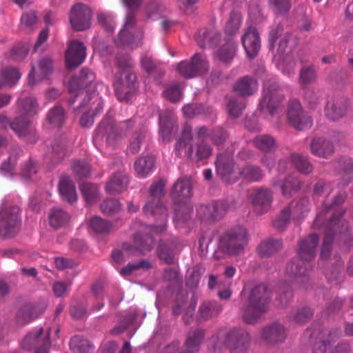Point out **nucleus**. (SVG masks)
I'll return each mask as SVG.
<instances>
[{"label": "nucleus", "instance_id": "nucleus-63", "mask_svg": "<svg viewBox=\"0 0 353 353\" xmlns=\"http://www.w3.org/2000/svg\"><path fill=\"white\" fill-rule=\"evenodd\" d=\"M165 7L158 2H152L150 3L147 7V11L148 12V17H152L155 14H160L163 12Z\"/></svg>", "mask_w": 353, "mask_h": 353}, {"label": "nucleus", "instance_id": "nucleus-12", "mask_svg": "<svg viewBox=\"0 0 353 353\" xmlns=\"http://www.w3.org/2000/svg\"><path fill=\"white\" fill-rule=\"evenodd\" d=\"M91 10L86 5L77 3L70 13V23L74 29L83 31L90 28Z\"/></svg>", "mask_w": 353, "mask_h": 353}, {"label": "nucleus", "instance_id": "nucleus-16", "mask_svg": "<svg viewBox=\"0 0 353 353\" xmlns=\"http://www.w3.org/2000/svg\"><path fill=\"white\" fill-rule=\"evenodd\" d=\"M85 47L82 42L72 41L65 54V61L68 67H77L85 58Z\"/></svg>", "mask_w": 353, "mask_h": 353}, {"label": "nucleus", "instance_id": "nucleus-21", "mask_svg": "<svg viewBox=\"0 0 353 353\" xmlns=\"http://www.w3.org/2000/svg\"><path fill=\"white\" fill-rule=\"evenodd\" d=\"M30 121L27 118H18L10 123L6 116L0 115V128H10L19 136H23L29 129Z\"/></svg>", "mask_w": 353, "mask_h": 353}, {"label": "nucleus", "instance_id": "nucleus-64", "mask_svg": "<svg viewBox=\"0 0 353 353\" xmlns=\"http://www.w3.org/2000/svg\"><path fill=\"white\" fill-rule=\"evenodd\" d=\"M342 171L344 174H347L348 179H351L352 177L353 172V160L351 159H347L344 160L342 165Z\"/></svg>", "mask_w": 353, "mask_h": 353}, {"label": "nucleus", "instance_id": "nucleus-27", "mask_svg": "<svg viewBox=\"0 0 353 353\" xmlns=\"http://www.w3.org/2000/svg\"><path fill=\"white\" fill-rule=\"evenodd\" d=\"M311 150L314 154L327 158L333 152V145L321 138L314 139L311 143Z\"/></svg>", "mask_w": 353, "mask_h": 353}, {"label": "nucleus", "instance_id": "nucleus-33", "mask_svg": "<svg viewBox=\"0 0 353 353\" xmlns=\"http://www.w3.org/2000/svg\"><path fill=\"white\" fill-rule=\"evenodd\" d=\"M69 218V215L62 210L53 208L49 214V223L52 228L57 229L67 223Z\"/></svg>", "mask_w": 353, "mask_h": 353}, {"label": "nucleus", "instance_id": "nucleus-57", "mask_svg": "<svg viewBox=\"0 0 353 353\" xmlns=\"http://www.w3.org/2000/svg\"><path fill=\"white\" fill-rule=\"evenodd\" d=\"M312 314V312L310 309L304 308L292 314L290 318L294 322L303 323L307 319H310Z\"/></svg>", "mask_w": 353, "mask_h": 353}, {"label": "nucleus", "instance_id": "nucleus-13", "mask_svg": "<svg viewBox=\"0 0 353 353\" xmlns=\"http://www.w3.org/2000/svg\"><path fill=\"white\" fill-rule=\"evenodd\" d=\"M287 117L290 124L297 130H303L312 125V119L302 110L300 103L291 101L288 105Z\"/></svg>", "mask_w": 353, "mask_h": 353}, {"label": "nucleus", "instance_id": "nucleus-56", "mask_svg": "<svg viewBox=\"0 0 353 353\" xmlns=\"http://www.w3.org/2000/svg\"><path fill=\"white\" fill-rule=\"evenodd\" d=\"M300 79L303 84H308L313 82L316 79L315 70L312 67L303 68L301 71Z\"/></svg>", "mask_w": 353, "mask_h": 353}, {"label": "nucleus", "instance_id": "nucleus-43", "mask_svg": "<svg viewBox=\"0 0 353 353\" xmlns=\"http://www.w3.org/2000/svg\"><path fill=\"white\" fill-rule=\"evenodd\" d=\"M96 98V100L94 102L97 103V107L95 108V112L92 114H83L80 119V123L83 127H90L94 123V116L96 115L98 112H99L102 108V103L101 101V99L98 98V97L96 95L94 97Z\"/></svg>", "mask_w": 353, "mask_h": 353}, {"label": "nucleus", "instance_id": "nucleus-39", "mask_svg": "<svg viewBox=\"0 0 353 353\" xmlns=\"http://www.w3.org/2000/svg\"><path fill=\"white\" fill-rule=\"evenodd\" d=\"M134 243L139 247L141 252L150 251L153 248V239L150 234H137L134 236Z\"/></svg>", "mask_w": 353, "mask_h": 353}, {"label": "nucleus", "instance_id": "nucleus-5", "mask_svg": "<svg viewBox=\"0 0 353 353\" xmlns=\"http://www.w3.org/2000/svg\"><path fill=\"white\" fill-rule=\"evenodd\" d=\"M269 292L265 285L254 288L248 297V306L243 311V319L247 323H253L267 309Z\"/></svg>", "mask_w": 353, "mask_h": 353}, {"label": "nucleus", "instance_id": "nucleus-9", "mask_svg": "<svg viewBox=\"0 0 353 353\" xmlns=\"http://www.w3.org/2000/svg\"><path fill=\"white\" fill-rule=\"evenodd\" d=\"M19 208L17 205L10 209L4 208L0 212V235L3 237H12L19 230Z\"/></svg>", "mask_w": 353, "mask_h": 353}, {"label": "nucleus", "instance_id": "nucleus-18", "mask_svg": "<svg viewBox=\"0 0 353 353\" xmlns=\"http://www.w3.org/2000/svg\"><path fill=\"white\" fill-rule=\"evenodd\" d=\"M52 71V62L50 58H43L39 61L37 65H33L28 76V83L34 85L38 81L46 78Z\"/></svg>", "mask_w": 353, "mask_h": 353}, {"label": "nucleus", "instance_id": "nucleus-6", "mask_svg": "<svg viewBox=\"0 0 353 353\" xmlns=\"http://www.w3.org/2000/svg\"><path fill=\"white\" fill-rule=\"evenodd\" d=\"M131 121L128 120L120 123L119 128L112 124L102 123L96 130L93 137L94 143L98 147H102L103 143L109 146H113L118 139L130 128Z\"/></svg>", "mask_w": 353, "mask_h": 353}, {"label": "nucleus", "instance_id": "nucleus-44", "mask_svg": "<svg viewBox=\"0 0 353 353\" xmlns=\"http://www.w3.org/2000/svg\"><path fill=\"white\" fill-rule=\"evenodd\" d=\"M325 333L320 330H315L311 334L312 339H319V341L316 343L314 346L313 353H326L327 345L324 341H322Z\"/></svg>", "mask_w": 353, "mask_h": 353}, {"label": "nucleus", "instance_id": "nucleus-28", "mask_svg": "<svg viewBox=\"0 0 353 353\" xmlns=\"http://www.w3.org/2000/svg\"><path fill=\"white\" fill-rule=\"evenodd\" d=\"M128 183V177L122 173H118L112 176L108 182L105 189L110 194H118L125 188Z\"/></svg>", "mask_w": 353, "mask_h": 353}, {"label": "nucleus", "instance_id": "nucleus-49", "mask_svg": "<svg viewBox=\"0 0 353 353\" xmlns=\"http://www.w3.org/2000/svg\"><path fill=\"white\" fill-rule=\"evenodd\" d=\"M150 267V263L148 261L143 260L139 263L128 264L127 266L121 269L120 273L122 276H126L130 275L136 270L140 268L148 269Z\"/></svg>", "mask_w": 353, "mask_h": 353}, {"label": "nucleus", "instance_id": "nucleus-51", "mask_svg": "<svg viewBox=\"0 0 353 353\" xmlns=\"http://www.w3.org/2000/svg\"><path fill=\"white\" fill-rule=\"evenodd\" d=\"M290 212V208L283 210L274 220V226L279 230L284 228L289 221Z\"/></svg>", "mask_w": 353, "mask_h": 353}, {"label": "nucleus", "instance_id": "nucleus-52", "mask_svg": "<svg viewBox=\"0 0 353 353\" xmlns=\"http://www.w3.org/2000/svg\"><path fill=\"white\" fill-rule=\"evenodd\" d=\"M37 171L36 163L30 160L23 165L21 168L20 174L24 179H29L37 173Z\"/></svg>", "mask_w": 353, "mask_h": 353}, {"label": "nucleus", "instance_id": "nucleus-15", "mask_svg": "<svg viewBox=\"0 0 353 353\" xmlns=\"http://www.w3.org/2000/svg\"><path fill=\"white\" fill-rule=\"evenodd\" d=\"M241 40L247 55L250 58L254 57L261 48V41L257 30L252 27L248 28Z\"/></svg>", "mask_w": 353, "mask_h": 353}, {"label": "nucleus", "instance_id": "nucleus-40", "mask_svg": "<svg viewBox=\"0 0 353 353\" xmlns=\"http://www.w3.org/2000/svg\"><path fill=\"white\" fill-rule=\"evenodd\" d=\"M279 185L283 196H288L291 195L299 188L300 183L296 179L288 177L282 183L279 184Z\"/></svg>", "mask_w": 353, "mask_h": 353}, {"label": "nucleus", "instance_id": "nucleus-35", "mask_svg": "<svg viewBox=\"0 0 353 353\" xmlns=\"http://www.w3.org/2000/svg\"><path fill=\"white\" fill-rule=\"evenodd\" d=\"M98 190L99 188L96 185L91 183L82 185L81 192L87 203L92 204L97 201L99 198Z\"/></svg>", "mask_w": 353, "mask_h": 353}, {"label": "nucleus", "instance_id": "nucleus-53", "mask_svg": "<svg viewBox=\"0 0 353 353\" xmlns=\"http://www.w3.org/2000/svg\"><path fill=\"white\" fill-rule=\"evenodd\" d=\"M103 213L110 214L119 211L121 208L120 203L114 199L105 201L101 205Z\"/></svg>", "mask_w": 353, "mask_h": 353}, {"label": "nucleus", "instance_id": "nucleus-2", "mask_svg": "<svg viewBox=\"0 0 353 353\" xmlns=\"http://www.w3.org/2000/svg\"><path fill=\"white\" fill-rule=\"evenodd\" d=\"M164 187L165 184L162 180L154 183L150 188L152 199L143 206V211L147 216L159 221V225L150 226V230L155 234H160L166 228L167 210L157 199V197L163 194Z\"/></svg>", "mask_w": 353, "mask_h": 353}, {"label": "nucleus", "instance_id": "nucleus-7", "mask_svg": "<svg viewBox=\"0 0 353 353\" xmlns=\"http://www.w3.org/2000/svg\"><path fill=\"white\" fill-rule=\"evenodd\" d=\"M249 241L247 230L243 226L232 228L223 239L222 247L225 252L239 255L243 252Z\"/></svg>", "mask_w": 353, "mask_h": 353}, {"label": "nucleus", "instance_id": "nucleus-47", "mask_svg": "<svg viewBox=\"0 0 353 353\" xmlns=\"http://www.w3.org/2000/svg\"><path fill=\"white\" fill-rule=\"evenodd\" d=\"M89 225L92 230L97 233L105 232L110 228V225L98 216L92 218L89 221Z\"/></svg>", "mask_w": 353, "mask_h": 353}, {"label": "nucleus", "instance_id": "nucleus-37", "mask_svg": "<svg viewBox=\"0 0 353 353\" xmlns=\"http://www.w3.org/2000/svg\"><path fill=\"white\" fill-rule=\"evenodd\" d=\"M175 120L170 117L168 119L163 114L160 116L159 125H160V133L163 140L167 139L168 137L171 134L172 130L174 128Z\"/></svg>", "mask_w": 353, "mask_h": 353}, {"label": "nucleus", "instance_id": "nucleus-36", "mask_svg": "<svg viewBox=\"0 0 353 353\" xmlns=\"http://www.w3.org/2000/svg\"><path fill=\"white\" fill-rule=\"evenodd\" d=\"M241 24V14L238 11H232L225 26V31L230 35L236 32Z\"/></svg>", "mask_w": 353, "mask_h": 353}, {"label": "nucleus", "instance_id": "nucleus-34", "mask_svg": "<svg viewBox=\"0 0 353 353\" xmlns=\"http://www.w3.org/2000/svg\"><path fill=\"white\" fill-rule=\"evenodd\" d=\"M282 246V243L279 240H269L263 241L258 247V253L261 256H266L279 250Z\"/></svg>", "mask_w": 353, "mask_h": 353}, {"label": "nucleus", "instance_id": "nucleus-10", "mask_svg": "<svg viewBox=\"0 0 353 353\" xmlns=\"http://www.w3.org/2000/svg\"><path fill=\"white\" fill-rule=\"evenodd\" d=\"M42 327H37L30 332L21 342L23 349L32 350L34 353H48L50 345L49 333L44 334Z\"/></svg>", "mask_w": 353, "mask_h": 353}, {"label": "nucleus", "instance_id": "nucleus-38", "mask_svg": "<svg viewBox=\"0 0 353 353\" xmlns=\"http://www.w3.org/2000/svg\"><path fill=\"white\" fill-rule=\"evenodd\" d=\"M255 145L260 150L268 152L275 146V140L269 135H261L254 139Z\"/></svg>", "mask_w": 353, "mask_h": 353}, {"label": "nucleus", "instance_id": "nucleus-59", "mask_svg": "<svg viewBox=\"0 0 353 353\" xmlns=\"http://www.w3.org/2000/svg\"><path fill=\"white\" fill-rule=\"evenodd\" d=\"M271 3L274 11L279 14L286 12L290 8V0H271Z\"/></svg>", "mask_w": 353, "mask_h": 353}, {"label": "nucleus", "instance_id": "nucleus-20", "mask_svg": "<svg viewBox=\"0 0 353 353\" xmlns=\"http://www.w3.org/2000/svg\"><path fill=\"white\" fill-rule=\"evenodd\" d=\"M172 195L176 203H180L192 196V183L190 179L177 181L173 186Z\"/></svg>", "mask_w": 353, "mask_h": 353}, {"label": "nucleus", "instance_id": "nucleus-30", "mask_svg": "<svg viewBox=\"0 0 353 353\" xmlns=\"http://www.w3.org/2000/svg\"><path fill=\"white\" fill-rule=\"evenodd\" d=\"M95 79L94 73L88 69H83L79 79L73 78L69 83V90L71 94L75 93L79 83L81 86H87L89 83H92Z\"/></svg>", "mask_w": 353, "mask_h": 353}, {"label": "nucleus", "instance_id": "nucleus-54", "mask_svg": "<svg viewBox=\"0 0 353 353\" xmlns=\"http://www.w3.org/2000/svg\"><path fill=\"white\" fill-rule=\"evenodd\" d=\"M212 36V32H208L206 30H202L196 34L195 38L198 44L201 48H205L207 46L205 43L206 41H208L210 45L213 43V39H211Z\"/></svg>", "mask_w": 353, "mask_h": 353}, {"label": "nucleus", "instance_id": "nucleus-11", "mask_svg": "<svg viewBox=\"0 0 353 353\" xmlns=\"http://www.w3.org/2000/svg\"><path fill=\"white\" fill-rule=\"evenodd\" d=\"M208 70L205 57L195 54L190 61H181L177 65L178 72L185 78H193L203 74Z\"/></svg>", "mask_w": 353, "mask_h": 353}, {"label": "nucleus", "instance_id": "nucleus-4", "mask_svg": "<svg viewBox=\"0 0 353 353\" xmlns=\"http://www.w3.org/2000/svg\"><path fill=\"white\" fill-rule=\"evenodd\" d=\"M192 139V129L189 125H186L183 127L181 135L175 145L176 155L181 157L190 158L196 161L208 158L212 154L210 146L205 143H201L196 147V150L194 153L191 144Z\"/></svg>", "mask_w": 353, "mask_h": 353}, {"label": "nucleus", "instance_id": "nucleus-19", "mask_svg": "<svg viewBox=\"0 0 353 353\" xmlns=\"http://www.w3.org/2000/svg\"><path fill=\"white\" fill-rule=\"evenodd\" d=\"M237 46L232 38L223 39L221 44L214 53V59L224 63L232 60L236 53Z\"/></svg>", "mask_w": 353, "mask_h": 353}, {"label": "nucleus", "instance_id": "nucleus-8", "mask_svg": "<svg viewBox=\"0 0 353 353\" xmlns=\"http://www.w3.org/2000/svg\"><path fill=\"white\" fill-rule=\"evenodd\" d=\"M279 86L275 81L268 80L264 82L263 97L259 103L262 112L273 115L283 101V96L278 93Z\"/></svg>", "mask_w": 353, "mask_h": 353}, {"label": "nucleus", "instance_id": "nucleus-50", "mask_svg": "<svg viewBox=\"0 0 353 353\" xmlns=\"http://www.w3.org/2000/svg\"><path fill=\"white\" fill-rule=\"evenodd\" d=\"M99 23L108 31H112L115 28L114 17L110 13H101L98 15Z\"/></svg>", "mask_w": 353, "mask_h": 353}, {"label": "nucleus", "instance_id": "nucleus-3", "mask_svg": "<svg viewBox=\"0 0 353 353\" xmlns=\"http://www.w3.org/2000/svg\"><path fill=\"white\" fill-rule=\"evenodd\" d=\"M216 167L217 173L228 183L234 182L238 177L237 174L248 181H258L263 177L261 170L256 166L245 167L241 172L236 173L232 159L222 155L217 157Z\"/></svg>", "mask_w": 353, "mask_h": 353}, {"label": "nucleus", "instance_id": "nucleus-41", "mask_svg": "<svg viewBox=\"0 0 353 353\" xmlns=\"http://www.w3.org/2000/svg\"><path fill=\"white\" fill-rule=\"evenodd\" d=\"M47 119L52 126H59L64 119L63 110L60 107L51 109L48 112Z\"/></svg>", "mask_w": 353, "mask_h": 353}, {"label": "nucleus", "instance_id": "nucleus-58", "mask_svg": "<svg viewBox=\"0 0 353 353\" xmlns=\"http://www.w3.org/2000/svg\"><path fill=\"white\" fill-rule=\"evenodd\" d=\"M244 109V105L236 100H231L229 102L228 110L229 114L232 117H238Z\"/></svg>", "mask_w": 353, "mask_h": 353}, {"label": "nucleus", "instance_id": "nucleus-22", "mask_svg": "<svg viewBox=\"0 0 353 353\" xmlns=\"http://www.w3.org/2000/svg\"><path fill=\"white\" fill-rule=\"evenodd\" d=\"M319 238L312 234L303 240L299 245V256L303 261H310L314 256V249L318 243Z\"/></svg>", "mask_w": 353, "mask_h": 353}, {"label": "nucleus", "instance_id": "nucleus-1", "mask_svg": "<svg viewBox=\"0 0 353 353\" xmlns=\"http://www.w3.org/2000/svg\"><path fill=\"white\" fill-rule=\"evenodd\" d=\"M128 8L123 25L116 41L117 45L134 48L141 44L143 37L142 30L137 28L134 10L139 8L142 0H122Z\"/></svg>", "mask_w": 353, "mask_h": 353}, {"label": "nucleus", "instance_id": "nucleus-61", "mask_svg": "<svg viewBox=\"0 0 353 353\" xmlns=\"http://www.w3.org/2000/svg\"><path fill=\"white\" fill-rule=\"evenodd\" d=\"M191 212L192 209L189 208H185V212H183L181 209H177L176 210L174 221L176 222V224H179L180 223H185L190 217Z\"/></svg>", "mask_w": 353, "mask_h": 353}, {"label": "nucleus", "instance_id": "nucleus-31", "mask_svg": "<svg viewBox=\"0 0 353 353\" xmlns=\"http://www.w3.org/2000/svg\"><path fill=\"white\" fill-rule=\"evenodd\" d=\"M21 73L14 68H5L0 74V89L11 86L21 78Z\"/></svg>", "mask_w": 353, "mask_h": 353}, {"label": "nucleus", "instance_id": "nucleus-14", "mask_svg": "<svg viewBox=\"0 0 353 353\" xmlns=\"http://www.w3.org/2000/svg\"><path fill=\"white\" fill-rule=\"evenodd\" d=\"M135 80V75L129 70H123L121 72V77L114 82L116 94L120 101L130 100L128 91L125 92V90L133 87Z\"/></svg>", "mask_w": 353, "mask_h": 353}, {"label": "nucleus", "instance_id": "nucleus-17", "mask_svg": "<svg viewBox=\"0 0 353 353\" xmlns=\"http://www.w3.org/2000/svg\"><path fill=\"white\" fill-rule=\"evenodd\" d=\"M250 200L258 213H264L271 206L272 192L268 188L256 190L251 194Z\"/></svg>", "mask_w": 353, "mask_h": 353}, {"label": "nucleus", "instance_id": "nucleus-55", "mask_svg": "<svg viewBox=\"0 0 353 353\" xmlns=\"http://www.w3.org/2000/svg\"><path fill=\"white\" fill-rule=\"evenodd\" d=\"M16 164V158L13 156L9 157L7 161H4L1 167V172L6 176H12L13 175V170Z\"/></svg>", "mask_w": 353, "mask_h": 353}, {"label": "nucleus", "instance_id": "nucleus-26", "mask_svg": "<svg viewBox=\"0 0 353 353\" xmlns=\"http://www.w3.org/2000/svg\"><path fill=\"white\" fill-rule=\"evenodd\" d=\"M262 336L268 342L277 343L285 339V332L282 325L274 324L265 327L262 332Z\"/></svg>", "mask_w": 353, "mask_h": 353}, {"label": "nucleus", "instance_id": "nucleus-62", "mask_svg": "<svg viewBox=\"0 0 353 353\" xmlns=\"http://www.w3.org/2000/svg\"><path fill=\"white\" fill-rule=\"evenodd\" d=\"M21 106L23 111L26 112L27 114H34L37 112V103L32 98L27 99L25 101H23L22 102Z\"/></svg>", "mask_w": 353, "mask_h": 353}, {"label": "nucleus", "instance_id": "nucleus-48", "mask_svg": "<svg viewBox=\"0 0 353 353\" xmlns=\"http://www.w3.org/2000/svg\"><path fill=\"white\" fill-rule=\"evenodd\" d=\"M294 165L302 172L309 173L312 171L311 165L301 156L294 154L292 156Z\"/></svg>", "mask_w": 353, "mask_h": 353}, {"label": "nucleus", "instance_id": "nucleus-60", "mask_svg": "<svg viewBox=\"0 0 353 353\" xmlns=\"http://www.w3.org/2000/svg\"><path fill=\"white\" fill-rule=\"evenodd\" d=\"M37 22V16L34 12L26 13L21 18V26L23 28L31 27Z\"/></svg>", "mask_w": 353, "mask_h": 353}, {"label": "nucleus", "instance_id": "nucleus-29", "mask_svg": "<svg viewBox=\"0 0 353 353\" xmlns=\"http://www.w3.org/2000/svg\"><path fill=\"white\" fill-rule=\"evenodd\" d=\"M154 165V159L152 156H148L138 159L134 163V169L139 177H146L152 170Z\"/></svg>", "mask_w": 353, "mask_h": 353}, {"label": "nucleus", "instance_id": "nucleus-25", "mask_svg": "<svg viewBox=\"0 0 353 353\" xmlns=\"http://www.w3.org/2000/svg\"><path fill=\"white\" fill-rule=\"evenodd\" d=\"M258 85L255 80L248 77L239 79L234 85L233 89L241 96L252 95L256 90Z\"/></svg>", "mask_w": 353, "mask_h": 353}, {"label": "nucleus", "instance_id": "nucleus-46", "mask_svg": "<svg viewBox=\"0 0 353 353\" xmlns=\"http://www.w3.org/2000/svg\"><path fill=\"white\" fill-rule=\"evenodd\" d=\"M164 97L172 102H176L181 98V91L178 84L169 85L163 92Z\"/></svg>", "mask_w": 353, "mask_h": 353}, {"label": "nucleus", "instance_id": "nucleus-45", "mask_svg": "<svg viewBox=\"0 0 353 353\" xmlns=\"http://www.w3.org/2000/svg\"><path fill=\"white\" fill-rule=\"evenodd\" d=\"M221 310L219 306L212 302H205L200 307L199 312L201 316L204 319L212 316L219 313Z\"/></svg>", "mask_w": 353, "mask_h": 353}, {"label": "nucleus", "instance_id": "nucleus-23", "mask_svg": "<svg viewBox=\"0 0 353 353\" xmlns=\"http://www.w3.org/2000/svg\"><path fill=\"white\" fill-rule=\"evenodd\" d=\"M43 312V308L39 309L36 305L29 304L21 307L17 313V319L19 323L23 325L31 322Z\"/></svg>", "mask_w": 353, "mask_h": 353}, {"label": "nucleus", "instance_id": "nucleus-42", "mask_svg": "<svg viewBox=\"0 0 353 353\" xmlns=\"http://www.w3.org/2000/svg\"><path fill=\"white\" fill-rule=\"evenodd\" d=\"M70 346L75 353H86L90 348L87 340L81 339L77 336L71 339Z\"/></svg>", "mask_w": 353, "mask_h": 353}, {"label": "nucleus", "instance_id": "nucleus-32", "mask_svg": "<svg viewBox=\"0 0 353 353\" xmlns=\"http://www.w3.org/2000/svg\"><path fill=\"white\" fill-rule=\"evenodd\" d=\"M325 116L330 120H336L342 117L345 113V107L334 100L327 102L325 107Z\"/></svg>", "mask_w": 353, "mask_h": 353}, {"label": "nucleus", "instance_id": "nucleus-24", "mask_svg": "<svg viewBox=\"0 0 353 353\" xmlns=\"http://www.w3.org/2000/svg\"><path fill=\"white\" fill-rule=\"evenodd\" d=\"M59 190L63 200L69 203H72L77 200V196L74 185L68 177L63 176L60 179Z\"/></svg>", "mask_w": 353, "mask_h": 353}]
</instances>
